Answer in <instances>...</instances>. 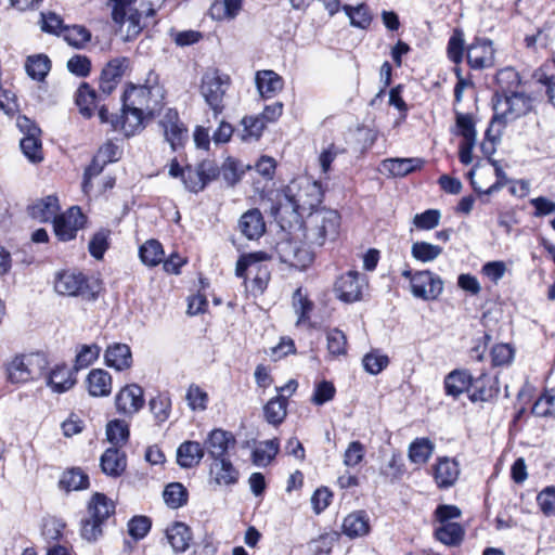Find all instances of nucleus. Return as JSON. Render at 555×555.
<instances>
[{
	"mask_svg": "<svg viewBox=\"0 0 555 555\" xmlns=\"http://www.w3.org/2000/svg\"><path fill=\"white\" fill-rule=\"evenodd\" d=\"M340 215L337 210L322 207L311 211L304 222V238L310 247H322L339 235Z\"/></svg>",
	"mask_w": 555,
	"mask_h": 555,
	"instance_id": "f257e3e1",
	"label": "nucleus"
},
{
	"mask_svg": "<svg viewBox=\"0 0 555 555\" xmlns=\"http://www.w3.org/2000/svg\"><path fill=\"white\" fill-rule=\"evenodd\" d=\"M165 90L159 83L158 75L151 70L146 75L144 83L129 86L124 94L125 105H131L147 116H154L164 105Z\"/></svg>",
	"mask_w": 555,
	"mask_h": 555,
	"instance_id": "f03ea898",
	"label": "nucleus"
},
{
	"mask_svg": "<svg viewBox=\"0 0 555 555\" xmlns=\"http://www.w3.org/2000/svg\"><path fill=\"white\" fill-rule=\"evenodd\" d=\"M48 364V358L42 352L16 353L4 362V370L9 382L23 384L41 376Z\"/></svg>",
	"mask_w": 555,
	"mask_h": 555,
	"instance_id": "7ed1b4c3",
	"label": "nucleus"
},
{
	"mask_svg": "<svg viewBox=\"0 0 555 555\" xmlns=\"http://www.w3.org/2000/svg\"><path fill=\"white\" fill-rule=\"evenodd\" d=\"M53 287L59 295L80 297L87 301H94L100 292L96 282H91L83 273L73 270L56 272Z\"/></svg>",
	"mask_w": 555,
	"mask_h": 555,
	"instance_id": "20e7f679",
	"label": "nucleus"
},
{
	"mask_svg": "<svg viewBox=\"0 0 555 555\" xmlns=\"http://www.w3.org/2000/svg\"><path fill=\"white\" fill-rule=\"evenodd\" d=\"M288 197L294 210L302 216L306 212L319 209L322 203L323 191L318 181H313L307 177L298 178L288 186Z\"/></svg>",
	"mask_w": 555,
	"mask_h": 555,
	"instance_id": "39448f33",
	"label": "nucleus"
},
{
	"mask_svg": "<svg viewBox=\"0 0 555 555\" xmlns=\"http://www.w3.org/2000/svg\"><path fill=\"white\" fill-rule=\"evenodd\" d=\"M266 259L264 253H253L241 256L236 262V276L244 279L246 285L249 282L255 293H262L270 280L268 267L261 263Z\"/></svg>",
	"mask_w": 555,
	"mask_h": 555,
	"instance_id": "423d86ee",
	"label": "nucleus"
},
{
	"mask_svg": "<svg viewBox=\"0 0 555 555\" xmlns=\"http://www.w3.org/2000/svg\"><path fill=\"white\" fill-rule=\"evenodd\" d=\"M231 86V77L219 69L207 70L201 81L199 91L215 116L224 109V96Z\"/></svg>",
	"mask_w": 555,
	"mask_h": 555,
	"instance_id": "0eeeda50",
	"label": "nucleus"
},
{
	"mask_svg": "<svg viewBox=\"0 0 555 555\" xmlns=\"http://www.w3.org/2000/svg\"><path fill=\"white\" fill-rule=\"evenodd\" d=\"M275 251L281 262L298 270H305L314 259L313 247L295 238L281 240L275 246Z\"/></svg>",
	"mask_w": 555,
	"mask_h": 555,
	"instance_id": "6e6552de",
	"label": "nucleus"
},
{
	"mask_svg": "<svg viewBox=\"0 0 555 555\" xmlns=\"http://www.w3.org/2000/svg\"><path fill=\"white\" fill-rule=\"evenodd\" d=\"M531 107V102L528 96L517 91H512L509 94H504L498 98L493 109L494 116L492 125L496 122L506 124L521 115H525Z\"/></svg>",
	"mask_w": 555,
	"mask_h": 555,
	"instance_id": "1a4fd4ad",
	"label": "nucleus"
},
{
	"mask_svg": "<svg viewBox=\"0 0 555 555\" xmlns=\"http://www.w3.org/2000/svg\"><path fill=\"white\" fill-rule=\"evenodd\" d=\"M16 125L21 132L24 133V137L20 142L24 156L34 164L42 162L43 152L40 139L41 130L26 116H20Z\"/></svg>",
	"mask_w": 555,
	"mask_h": 555,
	"instance_id": "9d476101",
	"label": "nucleus"
},
{
	"mask_svg": "<svg viewBox=\"0 0 555 555\" xmlns=\"http://www.w3.org/2000/svg\"><path fill=\"white\" fill-rule=\"evenodd\" d=\"M442 291V280L428 270L418 271L411 279V293L416 298L435 300L441 295Z\"/></svg>",
	"mask_w": 555,
	"mask_h": 555,
	"instance_id": "9b49d317",
	"label": "nucleus"
},
{
	"mask_svg": "<svg viewBox=\"0 0 555 555\" xmlns=\"http://www.w3.org/2000/svg\"><path fill=\"white\" fill-rule=\"evenodd\" d=\"M219 170L214 162L203 160L197 166H186L182 182L190 192L197 193L202 191L206 184L216 179Z\"/></svg>",
	"mask_w": 555,
	"mask_h": 555,
	"instance_id": "f8f14e48",
	"label": "nucleus"
},
{
	"mask_svg": "<svg viewBox=\"0 0 555 555\" xmlns=\"http://www.w3.org/2000/svg\"><path fill=\"white\" fill-rule=\"evenodd\" d=\"M86 217L77 206L70 207L65 214L54 219V233L61 241H70L76 237L79 229L85 225Z\"/></svg>",
	"mask_w": 555,
	"mask_h": 555,
	"instance_id": "ddd939ff",
	"label": "nucleus"
},
{
	"mask_svg": "<svg viewBox=\"0 0 555 555\" xmlns=\"http://www.w3.org/2000/svg\"><path fill=\"white\" fill-rule=\"evenodd\" d=\"M165 140L169 143L172 151L184 146L189 139L188 129L180 120L178 113L173 109H167L160 120Z\"/></svg>",
	"mask_w": 555,
	"mask_h": 555,
	"instance_id": "4468645a",
	"label": "nucleus"
},
{
	"mask_svg": "<svg viewBox=\"0 0 555 555\" xmlns=\"http://www.w3.org/2000/svg\"><path fill=\"white\" fill-rule=\"evenodd\" d=\"M364 285V276L357 271H348L337 279L334 291L339 300L354 302L361 299Z\"/></svg>",
	"mask_w": 555,
	"mask_h": 555,
	"instance_id": "2eb2a0df",
	"label": "nucleus"
},
{
	"mask_svg": "<svg viewBox=\"0 0 555 555\" xmlns=\"http://www.w3.org/2000/svg\"><path fill=\"white\" fill-rule=\"evenodd\" d=\"M143 388L137 384H129L122 387L115 397V404L118 413L132 416L144 405Z\"/></svg>",
	"mask_w": 555,
	"mask_h": 555,
	"instance_id": "dca6fc26",
	"label": "nucleus"
},
{
	"mask_svg": "<svg viewBox=\"0 0 555 555\" xmlns=\"http://www.w3.org/2000/svg\"><path fill=\"white\" fill-rule=\"evenodd\" d=\"M467 62L474 69L490 67L494 63L492 41L486 38H475L467 48Z\"/></svg>",
	"mask_w": 555,
	"mask_h": 555,
	"instance_id": "f3484780",
	"label": "nucleus"
},
{
	"mask_svg": "<svg viewBox=\"0 0 555 555\" xmlns=\"http://www.w3.org/2000/svg\"><path fill=\"white\" fill-rule=\"evenodd\" d=\"M145 112L139 111L131 105H125L122 103L121 116L115 120H112L114 130L121 131L126 137L134 135L143 129V120L150 118Z\"/></svg>",
	"mask_w": 555,
	"mask_h": 555,
	"instance_id": "a211bd4d",
	"label": "nucleus"
},
{
	"mask_svg": "<svg viewBox=\"0 0 555 555\" xmlns=\"http://www.w3.org/2000/svg\"><path fill=\"white\" fill-rule=\"evenodd\" d=\"M425 162L418 157L387 158L380 163L379 171L391 178H402L421 169Z\"/></svg>",
	"mask_w": 555,
	"mask_h": 555,
	"instance_id": "6ab92c4d",
	"label": "nucleus"
},
{
	"mask_svg": "<svg viewBox=\"0 0 555 555\" xmlns=\"http://www.w3.org/2000/svg\"><path fill=\"white\" fill-rule=\"evenodd\" d=\"M238 476V470L227 457L214 460L209 468L210 482L219 487L235 485Z\"/></svg>",
	"mask_w": 555,
	"mask_h": 555,
	"instance_id": "aec40b11",
	"label": "nucleus"
},
{
	"mask_svg": "<svg viewBox=\"0 0 555 555\" xmlns=\"http://www.w3.org/2000/svg\"><path fill=\"white\" fill-rule=\"evenodd\" d=\"M235 444L234 436L222 429H214L205 440L204 449L212 460L224 459L228 450Z\"/></svg>",
	"mask_w": 555,
	"mask_h": 555,
	"instance_id": "412c9836",
	"label": "nucleus"
},
{
	"mask_svg": "<svg viewBox=\"0 0 555 555\" xmlns=\"http://www.w3.org/2000/svg\"><path fill=\"white\" fill-rule=\"evenodd\" d=\"M237 228L247 240H258L266 231V223L259 209L253 208L238 219Z\"/></svg>",
	"mask_w": 555,
	"mask_h": 555,
	"instance_id": "4be33fe9",
	"label": "nucleus"
},
{
	"mask_svg": "<svg viewBox=\"0 0 555 555\" xmlns=\"http://www.w3.org/2000/svg\"><path fill=\"white\" fill-rule=\"evenodd\" d=\"M255 83L261 98L272 99L283 90V78L271 69L258 70L255 75Z\"/></svg>",
	"mask_w": 555,
	"mask_h": 555,
	"instance_id": "5701e85b",
	"label": "nucleus"
},
{
	"mask_svg": "<svg viewBox=\"0 0 555 555\" xmlns=\"http://www.w3.org/2000/svg\"><path fill=\"white\" fill-rule=\"evenodd\" d=\"M75 372V370L69 369L67 365H56L50 372L47 378V385L53 392H66L72 389L77 382Z\"/></svg>",
	"mask_w": 555,
	"mask_h": 555,
	"instance_id": "b1692460",
	"label": "nucleus"
},
{
	"mask_svg": "<svg viewBox=\"0 0 555 555\" xmlns=\"http://www.w3.org/2000/svg\"><path fill=\"white\" fill-rule=\"evenodd\" d=\"M107 366L116 371H124L132 364V353L130 347L126 344L115 343L109 345L104 354Z\"/></svg>",
	"mask_w": 555,
	"mask_h": 555,
	"instance_id": "393cba45",
	"label": "nucleus"
},
{
	"mask_svg": "<svg viewBox=\"0 0 555 555\" xmlns=\"http://www.w3.org/2000/svg\"><path fill=\"white\" fill-rule=\"evenodd\" d=\"M87 389L91 397H107L112 392V376L103 369H93L86 378Z\"/></svg>",
	"mask_w": 555,
	"mask_h": 555,
	"instance_id": "a878e982",
	"label": "nucleus"
},
{
	"mask_svg": "<svg viewBox=\"0 0 555 555\" xmlns=\"http://www.w3.org/2000/svg\"><path fill=\"white\" fill-rule=\"evenodd\" d=\"M460 476L459 463L449 457L439 459L435 465L434 477L439 488H449Z\"/></svg>",
	"mask_w": 555,
	"mask_h": 555,
	"instance_id": "bb28decb",
	"label": "nucleus"
},
{
	"mask_svg": "<svg viewBox=\"0 0 555 555\" xmlns=\"http://www.w3.org/2000/svg\"><path fill=\"white\" fill-rule=\"evenodd\" d=\"M166 538L175 553H184L190 546L192 532L185 524L176 521L167 527Z\"/></svg>",
	"mask_w": 555,
	"mask_h": 555,
	"instance_id": "cd10ccee",
	"label": "nucleus"
},
{
	"mask_svg": "<svg viewBox=\"0 0 555 555\" xmlns=\"http://www.w3.org/2000/svg\"><path fill=\"white\" fill-rule=\"evenodd\" d=\"M102 472L109 477H119L126 469L127 459L118 449H107L100 459Z\"/></svg>",
	"mask_w": 555,
	"mask_h": 555,
	"instance_id": "c85d7f7f",
	"label": "nucleus"
},
{
	"mask_svg": "<svg viewBox=\"0 0 555 555\" xmlns=\"http://www.w3.org/2000/svg\"><path fill=\"white\" fill-rule=\"evenodd\" d=\"M87 512L88 516L104 524L115 513V504L105 494L95 492L88 503Z\"/></svg>",
	"mask_w": 555,
	"mask_h": 555,
	"instance_id": "c756f323",
	"label": "nucleus"
},
{
	"mask_svg": "<svg viewBox=\"0 0 555 555\" xmlns=\"http://www.w3.org/2000/svg\"><path fill=\"white\" fill-rule=\"evenodd\" d=\"M205 449L197 441H184L177 450V462L183 468H191L199 464Z\"/></svg>",
	"mask_w": 555,
	"mask_h": 555,
	"instance_id": "7c9ffc66",
	"label": "nucleus"
},
{
	"mask_svg": "<svg viewBox=\"0 0 555 555\" xmlns=\"http://www.w3.org/2000/svg\"><path fill=\"white\" fill-rule=\"evenodd\" d=\"M60 210L59 199L53 195H49L29 207L30 216L40 221L48 222L57 218Z\"/></svg>",
	"mask_w": 555,
	"mask_h": 555,
	"instance_id": "2f4dec72",
	"label": "nucleus"
},
{
	"mask_svg": "<svg viewBox=\"0 0 555 555\" xmlns=\"http://www.w3.org/2000/svg\"><path fill=\"white\" fill-rule=\"evenodd\" d=\"M150 7L147 1L141 0H116L112 17L115 23L120 24L121 28H128V17H130L131 13L138 12V9H145Z\"/></svg>",
	"mask_w": 555,
	"mask_h": 555,
	"instance_id": "473e14b6",
	"label": "nucleus"
},
{
	"mask_svg": "<svg viewBox=\"0 0 555 555\" xmlns=\"http://www.w3.org/2000/svg\"><path fill=\"white\" fill-rule=\"evenodd\" d=\"M343 11L349 18L352 27L359 29H367L373 22V14L365 3L357 5L345 4L341 7Z\"/></svg>",
	"mask_w": 555,
	"mask_h": 555,
	"instance_id": "72a5a7b5",
	"label": "nucleus"
},
{
	"mask_svg": "<svg viewBox=\"0 0 555 555\" xmlns=\"http://www.w3.org/2000/svg\"><path fill=\"white\" fill-rule=\"evenodd\" d=\"M468 395L473 402H485L493 398L495 390L493 388L492 378L487 374H481L476 378L472 377Z\"/></svg>",
	"mask_w": 555,
	"mask_h": 555,
	"instance_id": "f704fd0d",
	"label": "nucleus"
},
{
	"mask_svg": "<svg viewBox=\"0 0 555 555\" xmlns=\"http://www.w3.org/2000/svg\"><path fill=\"white\" fill-rule=\"evenodd\" d=\"M369 531V517L362 511L351 513L344 519L343 532L350 538L365 535Z\"/></svg>",
	"mask_w": 555,
	"mask_h": 555,
	"instance_id": "c9c22d12",
	"label": "nucleus"
},
{
	"mask_svg": "<svg viewBox=\"0 0 555 555\" xmlns=\"http://www.w3.org/2000/svg\"><path fill=\"white\" fill-rule=\"evenodd\" d=\"M472 376L466 371H453L444 379L446 392L454 398L464 391L469 393Z\"/></svg>",
	"mask_w": 555,
	"mask_h": 555,
	"instance_id": "e433bc0d",
	"label": "nucleus"
},
{
	"mask_svg": "<svg viewBox=\"0 0 555 555\" xmlns=\"http://www.w3.org/2000/svg\"><path fill=\"white\" fill-rule=\"evenodd\" d=\"M242 9V0H215L209 9L216 21L233 20Z\"/></svg>",
	"mask_w": 555,
	"mask_h": 555,
	"instance_id": "4c0bfd02",
	"label": "nucleus"
},
{
	"mask_svg": "<svg viewBox=\"0 0 555 555\" xmlns=\"http://www.w3.org/2000/svg\"><path fill=\"white\" fill-rule=\"evenodd\" d=\"M27 75L37 81H43L51 69V61L46 54L29 55L25 62Z\"/></svg>",
	"mask_w": 555,
	"mask_h": 555,
	"instance_id": "58836bf2",
	"label": "nucleus"
},
{
	"mask_svg": "<svg viewBox=\"0 0 555 555\" xmlns=\"http://www.w3.org/2000/svg\"><path fill=\"white\" fill-rule=\"evenodd\" d=\"M263 414L268 423L272 425L281 424L287 414V399L285 396L278 395L272 398L263 408Z\"/></svg>",
	"mask_w": 555,
	"mask_h": 555,
	"instance_id": "ea45409f",
	"label": "nucleus"
},
{
	"mask_svg": "<svg viewBox=\"0 0 555 555\" xmlns=\"http://www.w3.org/2000/svg\"><path fill=\"white\" fill-rule=\"evenodd\" d=\"M60 487L67 492L83 490L89 487V477L80 468H70L63 473Z\"/></svg>",
	"mask_w": 555,
	"mask_h": 555,
	"instance_id": "a19ab883",
	"label": "nucleus"
},
{
	"mask_svg": "<svg viewBox=\"0 0 555 555\" xmlns=\"http://www.w3.org/2000/svg\"><path fill=\"white\" fill-rule=\"evenodd\" d=\"M435 446L428 438H416L409 447L408 456L414 464H425L431 456Z\"/></svg>",
	"mask_w": 555,
	"mask_h": 555,
	"instance_id": "79ce46f5",
	"label": "nucleus"
},
{
	"mask_svg": "<svg viewBox=\"0 0 555 555\" xmlns=\"http://www.w3.org/2000/svg\"><path fill=\"white\" fill-rule=\"evenodd\" d=\"M292 306L297 314L296 324L300 325L309 320L314 305L308 298L307 294L304 293L302 288L298 287L293 294Z\"/></svg>",
	"mask_w": 555,
	"mask_h": 555,
	"instance_id": "37998d69",
	"label": "nucleus"
},
{
	"mask_svg": "<svg viewBox=\"0 0 555 555\" xmlns=\"http://www.w3.org/2000/svg\"><path fill=\"white\" fill-rule=\"evenodd\" d=\"M435 535L446 545H456L462 541L464 530L457 522H446L435 530Z\"/></svg>",
	"mask_w": 555,
	"mask_h": 555,
	"instance_id": "c03bdc74",
	"label": "nucleus"
},
{
	"mask_svg": "<svg viewBox=\"0 0 555 555\" xmlns=\"http://www.w3.org/2000/svg\"><path fill=\"white\" fill-rule=\"evenodd\" d=\"M163 498L167 506L176 509L186 504L188 490L180 482H171L166 486Z\"/></svg>",
	"mask_w": 555,
	"mask_h": 555,
	"instance_id": "a18cd8bd",
	"label": "nucleus"
},
{
	"mask_svg": "<svg viewBox=\"0 0 555 555\" xmlns=\"http://www.w3.org/2000/svg\"><path fill=\"white\" fill-rule=\"evenodd\" d=\"M279 452V440L271 439L260 442L253 452V463L257 466H267Z\"/></svg>",
	"mask_w": 555,
	"mask_h": 555,
	"instance_id": "49530a36",
	"label": "nucleus"
},
{
	"mask_svg": "<svg viewBox=\"0 0 555 555\" xmlns=\"http://www.w3.org/2000/svg\"><path fill=\"white\" fill-rule=\"evenodd\" d=\"M139 255L144 264L155 267L163 261V246L156 240H149L140 247Z\"/></svg>",
	"mask_w": 555,
	"mask_h": 555,
	"instance_id": "de8ad7c7",
	"label": "nucleus"
},
{
	"mask_svg": "<svg viewBox=\"0 0 555 555\" xmlns=\"http://www.w3.org/2000/svg\"><path fill=\"white\" fill-rule=\"evenodd\" d=\"M442 254V247L424 241L415 242L411 247L412 257L421 262H430Z\"/></svg>",
	"mask_w": 555,
	"mask_h": 555,
	"instance_id": "09e8293b",
	"label": "nucleus"
},
{
	"mask_svg": "<svg viewBox=\"0 0 555 555\" xmlns=\"http://www.w3.org/2000/svg\"><path fill=\"white\" fill-rule=\"evenodd\" d=\"M96 94L88 83H82L77 90L76 104L80 113L86 117H91L95 108Z\"/></svg>",
	"mask_w": 555,
	"mask_h": 555,
	"instance_id": "8fccbe9b",
	"label": "nucleus"
},
{
	"mask_svg": "<svg viewBox=\"0 0 555 555\" xmlns=\"http://www.w3.org/2000/svg\"><path fill=\"white\" fill-rule=\"evenodd\" d=\"M242 140L256 141L261 137L262 131L266 128V124L259 116H247L242 119Z\"/></svg>",
	"mask_w": 555,
	"mask_h": 555,
	"instance_id": "3c124183",
	"label": "nucleus"
},
{
	"mask_svg": "<svg viewBox=\"0 0 555 555\" xmlns=\"http://www.w3.org/2000/svg\"><path fill=\"white\" fill-rule=\"evenodd\" d=\"M150 410L157 423L162 424L169 418L171 411V399L168 395L160 393L150 400Z\"/></svg>",
	"mask_w": 555,
	"mask_h": 555,
	"instance_id": "603ef678",
	"label": "nucleus"
},
{
	"mask_svg": "<svg viewBox=\"0 0 555 555\" xmlns=\"http://www.w3.org/2000/svg\"><path fill=\"white\" fill-rule=\"evenodd\" d=\"M185 400L192 411H204L207 409L208 393L198 385L192 384L186 390Z\"/></svg>",
	"mask_w": 555,
	"mask_h": 555,
	"instance_id": "864d4df0",
	"label": "nucleus"
},
{
	"mask_svg": "<svg viewBox=\"0 0 555 555\" xmlns=\"http://www.w3.org/2000/svg\"><path fill=\"white\" fill-rule=\"evenodd\" d=\"M362 363L366 372L377 375L387 367L389 364V358L378 350H373L363 357Z\"/></svg>",
	"mask_w": 555,
	"mask_h": 555,
	"instance_id": "5fc2aeb1",
	"label": "nucleus"
},
{
	"mask_svg": "<svg viewBox=\"0 0 555 555\" xmlns=\"http://www.w3.org/2000/svg\"><path fill=\"white\" fill-rule=\"evenodd\" d=\"M100 351L96 344L81 346L76 354L74 370L79 371L91 365L99 358Z\"/></svg>",
	"mask_w": 555,
	"mask_h": 555,
	"instance_id": "6e6d98bb",
	"label": "nucleus"
},
{
	"mask_svg": "<svg viewBox=\"0 0 555 555\" xmlns=\"http://www.w3.org/2000/svg\"><path fill=\"white\" fill-rule=\"evenodd\" d=\"M64 39L68 42V44L75 48H82L87 42L91 39L90 31L79 25H74L70 27H64Z\"/></svg>",
	"mask_w": 555,
	"mask_h": 555,
	"instance_id": "4d7b16f0",
	"label": "nucleus"
},
{
	"mask_svg": "<svg viewBox=\"0 0 555 555\" xmlns=\"http://www.w3.org/2000/svg\"><path fill=\"white\" fill-rule=\"evenodd\" d=\"M327 350L333 357L346 354L347 338L346 335L338 328H332L326 334Z\"/></svg>",
	"mask_w": 555,
	"mask_h": 555,
	"instance_id": "13d9d810",
	"label": "nucleus"
},
{
	"mask_svg": "<svg viewBox=\"0 0 555 555\" xmlns=\"http://www.w3.org/2000/svg\"><path fill=\"white\" fill-rule=\"evenodd\" d=\"M109 234L111 231L107 229H101L95 232L89 242V251L95 259H102L104 253L109 246Z\"/></svg>",
	"mask_w": 555,
	"mask_h": 555,
	"instance_id": "bf43d9fd",
	"label": "nucleus"
},
{
	"mask_svg": "<svg viewBox=\"0 0 555 555\" xmlns=\"http://www.w3.org/2000/svg\"><path fill=\"white\" fill-rule=\"evenodd\" d=\"M103 522L88 516L81 520L80 534L88 542H95L103 533Z\"/></svg>",
	"mask_w": 555,
	"mask_h": 555,
	"instance_id": "052dcab7",
	"label": "nucleus"
},
{
	"mask_svg": "<svg viewBox=\"0 0 555 555\" xmlns=\"http://www.w3.org/2000/svg\"><path fill=\"white\" fill-rule=\"evenodd\" d=\"M463 33L462 30L455 29L448 42V56L453 63L459 64L463 60Z\"/></svg>",
	"mask_w": 555,
	"mask_h": 555,
	"instance_id": "680f3d73",
	"label": "nucleus"
},
{
	"mask_svg": "<svg viewBox=\"0 0 555 555\" xmlns=\"http://www.w3.org/2000/svg\"><path fill=\"white\" fill-rule=\"evenodd\" d=\"M106 436L109 442L119 444L128 439V426L121 421H112L107 424Z\"/></svg>",
	"mask_w": 555,
	"mask_h": 555,
	"instance_id": "e2e57ef3",
	"label": "nucleus"
},
{
	"mask_svg": "<svg viewBox=\"0 0 555 555\" xmlns=\"http://www.w3.org/2000/svg\"><path fill=\"white\" fill-rule=\"evenodd\" d=\"M364 455V446L360 441H351L344 453V464L347 467H354L363 461Z\"/></svg>",
	"mask_w": 555,
	"mask_h": 555,
	"instance_id": "0e129e2a",
	"label": "nucleus"
},
{
	"mask_svg": "<svg viewBox=\"0 0 555 555\" xmlns=\"http://www.w3.org/2000/svg\"><path fill=\"white\" fill-rule=\"evenodd\" d=\"M496 81L503 90L509 93L514 91L520 82L518 73L512 67L501 69L496 74Z\"/></svg>",
	"mask_w": 555,
	"mask_h": 555,
	"instance_id": "69168bd1",
	"label": "nucleus"
},
{
	"mask_svg": "<svg viewBox=\"0 0 555 555\" xmlns=\"http://www.w3.org/2000/svg\"><path fill=\"white\" fill-rule=\"evenodd\" d=\"M440 217L441 215L439 210L428 209L422 214L415 215L413 223L418 229L430 230L438 225Z\"/></svg>",
	"mask_w": 555,
	"mask_h": 555,
	"instance_id": "338daca9",
	"label": "nucleus"
},
{
	"mask_svg": "<svg viewBox=\"0 0 555 555\" xmlns=\"http://www.w3.org/2000/svg\"><path fill=\"white\" fill-rule=\"evenodd\" d=\"M537 502L545 516L555 515V487L542 490L537 496Z\"/></svg>",
	"mask_w": 555,
	"mask_h": 555,
	"instance_id": "774afa93",
	"label": "nucleus"
}]
</instances>
